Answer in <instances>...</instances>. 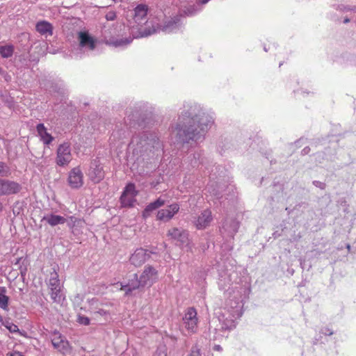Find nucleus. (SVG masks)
Here are the masks:
<instances>
[{"label":"nucleus","mask_w":356,"mask_h":356,"mask_svg":"<svg viewBox=\"0 0 356 356\" xmlns=\"http://www.w3.org/2000/svg\"><path fill=\"white\" fill-rule=\"evenodd\" d=\"M213 123V118L197 104L184 106L177 124L171 127V134L178 143L202 140Z\"/></svg>","instance_id":"obj_1"},{"label":"nucleus","mask_w":356,"mask_h":356,"mask_svg":"<svg viewBox=\"0 0 356 356\" xmlns=\"http://www.w3.org/2000/svg\"><path fill=\"white\" fill-rule=\"evenodd\" d=\"M21 189L19 184L0 179V195H9L18 193Z\"/></svg>","instance_id":"obj_12"},{"label":"nucleus","mask_w":356,"mask_h":356,"mask_svg":"<svg viewBox=\"0 0 356 356\" xmlns=\"http://www.w3.org/2000/svg\"><path fill=\"white\" fill-rule=\"evenodd\" d=\"M155 32V29L153 30H147L146 29H142L141 28L139 29V35L136 37H146L148 35H152Z\"/></svg>","instance_id":"obj_35"},{"label":"nucleus","mask_w":356,"mask_h":356,"mask_svg":"<svg viewBox=\"0 0 356 356\" xmlns=\"http://www.w3.org/2000/svg\"><path fill=\"white\" fill-rule=\"evenodd\" d=\"M134 277L129 280V282L127 284L121 285V290L125 291V296H130L131 292L136 289H138L140 287H144V285L142 284L140 282V278L138 277L136 273L134 274Z\"/></svg>","instance_id":"obj_17"},{"label":"nucleus","mask_w":356,"mask_h":356,"mask_svg":"<svg viewBox=\"0 0 356 356\" xmlns=\"http://www.w3.org/2000/svg\"><path fill=\"white\" fill-rule=\"evenodd\" d=\"M14 49V46L12 44L0 46V55L3 58H8L13 56Z\"/></svg>","instance_id":"obj_28"},{"label":"nucleus","mask_w":356,"mask_h":356,"mask_svg":"<svg viewBox=\"0 0 356 356\" xmlns=\"http://www.w3.org/2000/svg\"><path fill=\"white\" fill-rule=\"evenodd\" d=\"M17 333H18L19 335H21L22 337H27V334H26V332L25 331H21L19 330V332H17Z\"/></svg>","instance_id":"obj_43"},{"label":"nucleus","mask_w":356,"mask_h":356,"mask_svg":"<svg viewBox=\"0 0 356 356\" xmlns=\"http://www.w3.org/2000/svg\"><path fill=\"white\" fill-rule=\"evenodd\" d=\"M77 223H81V220L80 219H77Z\"/></svg>","instance_id":"obj_49"},{"label":"nucleus","mask_w":356,"mask_h":356,"mask_svg":"<svg viewBox=\"0 0 356 356\" xmlns=\"http://www.w3.org/2000/svg\"><path fill=\"white\" fill-rule=\"evenodd\" d=\"M89 176L92 181L99 182L104 177L102 167L96 162L92 163L89 171Z\"/></svg>","instance_id":"obj_19"},{"label":"nucleus","mask_w":356,"mask_h":356,"mask_svg":"<svg viewBox=\"0 0 356 356\" xmlns=\"http://www.w3.org/2000/svg\"><path fill=\"white\" fill-rule=\"evenodd\" d=\"M165 204V200L161 199V197L158 198L154 202H152L147 204L145 209L143 210L142 213V216L144 218H147L152 213L159 209V207L163 206Z\"/></svg>","instance_id":"obj_20"},{"label":"nucleus","mask_w":356,"mask_h":356,"mask_svg":"<svg viewBox=\"0 0 356 356\" xmlns=\"http://www.w3.org/2000/svg\"><path fill=\"white\" fill-rule=\"evenodd\" d=\"M161 147L159 138L155 134L142 132L133 136L129 148L132 149L133 154L143 156L148 151Z\"/></svg>","instance_id":"obj_3"},{"label":"nucleus","mask_w":356,"mask_h":356,"mask_svg":"<svg viewBox=\"0 0 356 356\" xmlns=\"http://www.w3.org/2000/svg\"><path fill=\"white\" fill-rule=\"evenodd\" d=\"M348 22H349L348 19H345L343 21L344 23H348Z\"/></svg>","instance_id":"obj_48"},{"label":"nucleus","mask_w":356,"mask_h":356,"mask_svg":"<svg viewBox=\"0 0 356 356\" xmlns=\"http://www.w3.org/2000/svg\"><path fill=\"white\" fill-rule=\"evenodd\" d=\"M313 184L316 186V187H318L322 190L325 189V184L323 183V182H321L320 181H313Z\"/></svg>","instance_id":"obj_40"},{"label":"nucleus","mask_w":356,"mask_h":356,"mask_svg":"<svg viewBox=\"0 0 356 356\" xmlns=\"http://www.w3.org/2000/svg\"><path fill=\"white\" fill-rule=\"evenodd\" d=\"M138 193L136 190V187L134 184L130 183L127 184L120 197L122 206L124 207H133L136 201V197Z\"/></svg>","instance_id":"obj_7"},{"label":"nucleus","mask_w":356,"mask_h":356,"mask_svg":"<svg viewBox=\"0 0 356 356\" xmlns=\"http://www.w3.org/2000/svg\"><path fill=\"white\" fill-rule=\"evenodd\" d=\"M50 296L51 300L56 303H61L65 297L61 291V287L50 290Z\"/></svg>","instance_id":"obj_27"},{"label":"nucleus","mask_w":356,"mask_h":356,"mask_svg":"<svg viewBox=\"0 0 356 356\" xmlns=\"http://www.w3.org/2000/svg\"><path fill=\"white\" fill-rule=\"evenodd\" d=\"M239 227V223L237 220L233 218H227L223 222L221 232H227L228 236L233 237L237 232Z\"/></svg>","instance_id":"obj_18"},{"label":"nucleus","mask_w":356,"mask_h":356,"mask_svg":"<svg viewBox=\"0 0 356 356\" xmlns=\"http://www.w3.org/2000/svg\"><path fill=\"white\" fill-rule=\"evenodd\" d=\"M140 278L144 286H151L158 279V271L152 266H145Z\"/></svg>","instance_id":"obj_8"},{"label":"nucleus","mask_w":356,"mask_h":356,"mask_svg":"<svg viewBox=\"0 0 356 356\" xmlns=\"http://www.w3.org/2000/svg\"><path fill=\"white\" fill-rule=\"evenodd\" d=\"M127 119L125 120V122L127 123V121H129V125L130 127H134L138 122V119L139 118L140 114L138 111H136L133 113H129V111H127Z\"/></svg>","instance_id":"obj_29"},{"label":"nucleus","mask_w":356,"mask_h":356,"mask_svg":"<svg viewBox=\"0 0 356 356\" xmlns=\"http://www.w3.org/2000/svg\"><path fill=\"white\" fill-rule=\"evenodd\" d=\"M322 333L325 335H332L333 334V332H331L328 328L323 329L322 330Z\"/></svg>","instance_id":"obj_42"},{"label":"nucleus","mask_w":356,"mask_h":356,"mask_svg":"<svg viewBox=\"0 0 356 356\" xmlns=\"http://www.w3.org/2000/svg\"><path fill=\"white\" fill-rule=\"evenodd\" d=\"M35 29L38 33L46 37L52 35L53 34V26L51 24L47 21L38 22L36 24Z\"/></svg>","instance_id":"obj_21"},{"label":"nucleus","mask_w":356,"mask_h":356,"mask_svg":"<svg viewBox=\"0 0 356 356\" xmlns=\"http://www.w3.org/2000/svg\"><path fill=\"white\" fill-rule=\"evenodd\" d=\"M188 356H200V350L197 346H194Z\"/></svg>","instance_id":"obj_39"},{"label":"nucleus","mask_w":356,"mask_h":356,"mask_svg":"<svg viewBox=\"0 0 356 356\" xmlns=\"http://www.w3.org/2000/svg\"><path fill=\"white\" fill-rule=\"evenodd\" d=\"M2 325L11 333H17V332H19L18 326L8 319H6L2 321Z\"/></svg>","instance_id":"obj_30"},{"label":"nucleus","mask_w":356,"mask_h":356,"mask_svg":"<svg viewBox=\"0 0 356 356\" xmlns=\"http://www.w3.org/2000/svg\"><path fill=\"white\" fill-rule=\"evenodd\" d=\"M95 316H101L104 318L105 320H108L110 318V313L104 309H97L92 312Z\"/></svg>","instance_id":"obj_32"},{"label":"nucleus","mask_w":356,"mask_h":356,"mask_svg":"<svg viewBox=\"0 0 356 356\" xmlns=\"http://www.w3.org/2000/svg\"><path fill=\"white\" fill-rule=\"evenodd\" d=\"M154 356H167L166 348L165 346L159 347Z\"/></svg>","instance_id":"obj_37"},{"label":"nucleus","mask_w":356,"mask_h":356,"mask_svg":"<svg viewBox=\"0 0 356 356\" xmlns=\"http://www.w3.org/2000/svg\"><path fill=\"white\" fill-rule=\"evenodd\" d=\"M132 41L131 38H125V39H119L115 40L113 42H112V44L114 47H123L127 46V44H130Z\"/></svg>","instance_id":"obj_31"},{"label":"nucleus","mask_w":356,"mask_h":356,"mask_svg":"<svg viewBox=\"0 0 356 356\" xmlns=\"http://www.w3.org/2000/svg\"><path fill=\"white\" fill-rule=\"evenodd\" d=\"M68 184L72 188H79L83 184V175L79 167L72 168L68 175Z\"/></svg>","instance_id":"obj_11"},{"label":"nucleus","mask_w":356,"mask_h":356,"mask_svg":"<svg viewBox=\"0 0 356 356\" xmlns=\"http://www.w3.org/2000/svg\"><path fill=\"white\" fill-rule=\"evenodd\" d=\"M48 286L49 290L56 289L57 288L58 289L61 287L60 280L58 279V275L55 270L51 273L50 274V278L49 280Z\"/></svg>","instance_id":"obj_26"},{"label":"nucleus","mask_w":356,"mask_h":356,"mask_svg":"<svg viewBox=\"0 0 356 356\" xmlns=\"http://www.w3.org/2000/svg\"><path fill=\"white\" fill-rule=\"evenodd\" d=\"M209 0H200V2L202 4H205L207 3Z\"/></svg>","instance_id":"obj_45"},{"label":"nucleus","mask_w":356,"mask_h":356,"mask_svg":"<svg viewBox=\"0 0 356 356\" xmlns=\"http://www.w3.org/2000/svg\"><path fill=\"white\" fill-rule=\"evenodd\" d=\"M213 339H214V340L218 339V337L214 336V337H213Z\"/></svg>","instance_id":"obj_50"},{"label":"nucleus","mask_w":356,"mask_h":356,"mask_svg":"<svg viewBox=\"0 0 356 356\" xmlns=\"http://www.w3.org/2000/svg\"><path fill=\"white\" fill-rule=\"evenodd\" d=\"M148 7L144 4L138 5L134 9V20L138 25L145 24L147 22Z\"/></svg>","instance_id":"obj_16"},{"label":"nucleus","mask_w":356,"mask_h":356,"mask_svg":"<svg viewBox=\"0 0 356 356\" xmlns=\"http://www.w3.org/2000/svg\"><path fill=\"white\" fill-rule=\"evenodd\" d=\"M78 39L79 41V48L76 52L73 53V56L76 58H81V51H92L96 46V40L90 35L87 31H80L78 33Z\"/></svg>","instance_id":"obj_4"},{"label":"nucleus","mask_w":356,"mask_h":356,"mask_svg":"<svg viewBox=\"0 0 356 356\" xmlns=\"http://www.w3.org/2000/svg\"><path fill=\"white\" fill-rule=\"evenodd\" d=\"M179 18L177 17L169 20L164 25L163 30L166 33H171L177 31L179 27Z\"/></svg>","instance_id":"obj_24"},{"label":"nucleus","mask_w":356,"mask_h":356,"mask_svg":"<svg viewBox=\"0 0 356 356\" xmlns=\"http://www.w3.org/2000/svg\"><path fill=\"white\" fill-rule=\"evenodd\" d=\"M168 236L179 243V245L187 246L188 245V232L186 230L174 227L168 230Z\"/></svg>","instance_id":"obj_9"},{"label":"nucleus","mask_w":356,"mask_h":356,"mask_svg":"<svg viewBox=\"0 0 356 356\" xmlns=\"http://www.w3.org/2000/svg\"><path fill=\"white\" fill-rule=\"evenodd\" d=\"M212 220L211 211L209 209H205L194 221V225L197 229H203L209 226Z\"/></svg>","instance_id":"obj_15"},{"label":"nucleus","mask_w":356,"mask_h":356,"mask_svg":"<svg viewBox=\"0 0 356 356\" xmlns=\"http://www.w3.org/2000/svg\"><path fill=\"white\" fill-rule=\"evenodd\" d=\"M6 289L3 286L0 287V308L5 311L8 310L9 297L6 296Z\"/></svg>","instance_id":"obj_25"},{"label":"nucleus","mask_w":356,"mask_h":356,"mask_svg":"<svg viewBox=\"0 0 356 356\" xmlns=\"http://www.w3.org/2000/svg\"><path fill=\"white\" fill-rule=\"evenodd\" d=\"M7 356H24V354L17 350H13L7 353Z\"/></svg>","instance_id":"obj_41"},{"label":"nucleus","mask_w":356,"mask_h":356,"mask_svg":"<svg viewBox=\"0 0 356 356\" xmlns=\"http://www.w3.org/2000/svg\"><path fill=\"white\" fill-rule=\"evenodd\" d=\"M213 349L217 351H221L222 347L220 345H215Z\"/></svg>","instance_id":"obj_44"},{"label":"nucleus","mask_w":356,"mask_h":356,"mask_svg":"<svg viewBox=\"0 0 356 356\" xmlns=\"http://www.w3.org/2000/svg\"><path fill=\"white\" fill-rule=\"evenodd\" d=\"M150 255L148 251L143 248H138L131 255L129 261L132 265L136 267L142 266L147 259H149Z\"/></svg>","instance_id":"obj_14"},{"label":"nucleus","mask_w":356,"mask_h":356,"mask_svg":"<svg viewBox=\"0 0 356 356\" xmlns=\"http://www.w3.org/2000/svg\"><path fill=\"white\" fill-rule=\"evenodd\" d=\"M8 172V167L4 163L0 161V176H6Z\"/></svg>","instance_id":"obj_36"},{"label":"nucleus","mask_w":356,"mask_h":356,"mask_svg":"<svg viewBox=\"0 0 356 356\" xmlns=\"http://www.w3.org/2000/svg\"><path fill=\"white\" fill-rule=\"evenodd\" d=\"M72 160V149L70 144L64 142L60 144L56 149V157L55 162L60 167L67 166Z\"/></svg>","instance_id":"obj_5"},{"label":"nucleus","mask_w":356,"mask_h":356,"mask_svg":"<svg viewBox=\"0 0 356 356\" xmlns=\"http://www.w3.org/2000/svg\"><path fill=\"white\" fill-rule=\"evenodd\" d=\"M41 221H45L51 227L56 226L58 225L64 224L66 222V219L58 215H54L53 213L47 214L42 218Z\"/></svg>","instance_id":"obj_23"},{"label":"nucleus","mask_w":356,"mask_h":356,"mask_svg":"<svg viewBox=\"0 0 356 356\" xmlns=\"http://www.w3.org/2000/svg\"><path fill=\"white\" fill-rule=\"evenodd\" d=\"M201 158V154L197 152L193 155V159L191 160V165L192 167H198L201 163L200 161Z\"/></svg>","instance_id":"obj_33"},{"label":"nucleus","mask_w":356,"mask_h":356,"mask_svg":"<svg viewBox=\"0 0 356 356\" xmlns=\"http://www.w3.org/2000/svg\"><path fill=\"white\" fill-rule=\"evenodd\" d=\"M51 343L55 349L65 354L69 348L67 340L59 332L54 331L51 334Z\"/></svg>","instance_id":"obj_10"},{"label":"nucleus","mask_w":356,"mask_h":356,"mask_svg":"<svg viewBox=\"0 0 356 356\" xmlns=\"http://www.w3.org/2000/svg\"><path fill=\"white\" fill-rule=\"evenodd\" d=\"M106 20L108 21H113L116 18V13L115 11H109L106 14L105 16Z\"/></svg>","instance_id":"obj_38"},{"label":"nucleus","mask_w":356,"mask_h":356,"mask_svg":"<svg viewBox=\"0 0 356 356\" xmlns=\"http://www.w3.org/2000/svg\"><path fill=\"white\" fill-rule=\"evenodd\" d=\"M36 129L44 144L49 145L54 140V137L47 131V129L43 124H38L36 127Z\"/></svg>","instance_id":"obj_22"},{"label":"nucleus","mask_w":356,"mask_h":356,"mask_svg":"<svg viewBox=\"0 0 356 356\" xmlns=\"http://www.w3.org/2000/svg\"><path fill=\"white\" fill-rule=\"evenodd\" d=\"M179 210V205L177 203H173L166 209H160L157 212L156 218L159 220L168 222L178 213Z\"/></svg>","instance_id":"obj_13"},{"label":"nucleus","mask_w":356,"mask_h":356,"mask_svg":"<svg viewBox=\"0 0 356 356\" xmlns=\"http://www.w3.org/2000/svg\"><path fill=\"white\" fill-rule=\"evenodd\" d=\"M3 210V204L0 202V212Z\"/></svg>","instance_id":"obj_47"},{"label":"nucleus","mask_w":356,"mask_h":356,"mask_svg":"<svg viewBox=\"0 0 356 356\" xmlns=\"http://www.w3.org/2000/svg\"><path fill=\"white\" fill-rule=\"evenodd\" d=\"M76 321L81 324V325H88L90 324V318L86 317V316H84L80 314H79L77 315V320Z\"/></svg>","instance_id":"obj_34"},{"label":"nucleus","mask_w":356,"mask_h":356,"mask_svg":"<svg viewBox=\"0 0 356 356\" xmlns=\"http://www.w3.org/2000/svg\"><path fill=\"white\" fill-rule=\"evenodd\" d=\"M309 149L307 147H305L303 149L302 152L304 154H307L308 152Z\"/></svg>","instance_id":"obj_46"},{"label":"nucleus","mask_w":356,"mask_h":356,"mask_svg":"<svg viewBox=\"0 0 356 356\" xmlns=\"http://www.w3.org/2000/svg\"><path fill=\"white\" fill-rule=\"evenodd\" d=\"M245 292L246 289L242 287L233 290L226 302L225 307L220 309L218 318L222 330H230L236 327V321L243 314V293Z\"/></svg>","instance_id":"obj_2"},{"label":"nucleus","mask_w":356,"mask_h":356,"mask_svg":"<svg viewBox=\"0 0 356 356\" xmlns=\"http://www.w3.org/2000/svg\"><path fill=\"white\" fill-rule=\"evenodd\" d=\"M195 309L190 307L183 317V325L188 334H194L197 330L198 318Z\"/></svg>","instance_id":"obj_6"},{"label":"nucleus","mask_w":356,"mask_h":356,"mask_svg":"<svg viewBox=\"0 0 356 356\" xmlns=\"http://www.w3.org/2000/svg\"><path fill=\"white\" fill-rule=\"evenodd\" d=\"M2 72V68L0 67V74Z\"/></svg>","instance_id":"obj_51"}]
</instances>
